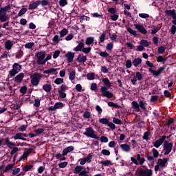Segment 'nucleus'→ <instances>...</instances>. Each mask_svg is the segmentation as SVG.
I'll return each mask as SVG.
<instances>
[{
    "label": "nucleus",
    "instance_id": "obj_62",
    "mask_svg": "<svg viewBox=\"0 0 176 176\" xmlns=\"http://www.w3.org/2000/svg\"><path fill=\"white\" fill-rule=\"evenodd\" d=\"M20 173V168H14L12 169V175H17Z\"/></svg>",
    "mask_w": 176,
    "mask_h": 176
},
{
    "label": "nucleus",
    "instance_id": "obj_37",
    "mask_svg": "<svg viewBox=\"0 0 176 176\" xmlns=\"http://www.w3.org/2000/svg\"><path fill=\"white\" fill-rule=\"evenodd\" d=\"M93 42H94V37H87L85 40V43L87 45H91V43H93Z\"/></svg>",
    "mask_w": 176,
    "mask_h": 176
},
{
    "label": "nucleus",
    "instance_id": "obj_10",
    "mask_svg": "<svg viewBox=\"0 0 176 176\" xmlns=\"http://www.w3.org/2000/svg\"><path fill=\"white\" fill-rule=\"evenodd\" d=\"M22 66L19 63H14L12 65V69L9 71V75L11 76H16L19 72L21 71Z\"/></svg>",
    "mask_w": 176,
    "mask_h": 176
},
{
    "label": "nucleus",
    "instance_id": "obj_58",
    "mask_svg": "<svg viewBox=\"0 0 176 176\" xmlns=\"http://www.w3.org/2000/svg\"><path fill=\"white\" fill-rule=\"evenodd\" d=\"M149 135H151V132H145L143 135V140H146V141H148V140H149Z\"/></svg>",
    "mask_w": 176,
    "mask_h": 176
},
{
    "label": "nucleus",
    "instance_id": "obj_64",
    "mask_svg": "<svg viewBox=\"0 0 176 176\" xmlns=\"http://www.w3.org/2000/svg\"><path fill=\"white\" fill-rule=\"evenodd\" d=\"M27 90H28L27 87L23 86V87H21L20 93H21V94H25V93H27Z\"/></svg>",
    "mask_w": 176,
    "mask_h": 176
},
{
    "label": "nucleus",
    "instance_id": "obj_11",
    "mask_svg": "<svg viewBox=\"0 0 176 176\" xmlns=\"http://www.w3.org/2000/svg\"><path fill=\"white\" fill-rule=\"evenodd\" d=\"M173 142H169L168 141H165L163 144V149L164 151V155H170L173 151Z\"/></svg>",
    "mask_w": 176,
    "mask_h": 176
},
{
    "label": "nucleus",
    "instance_id": "obj_1",
    "mask_svg": "<svg viewBox=\"0 0 176 176\" xmlns=\"http://www.w3.org/2000/svg\"><path fill=\"white\" fill-rule=\"evenodd\" d=\"M102 82L103 86H102L100 89V93H102V97L112 98V97H113V94L108 90L112 86V83H111V81L108 78H102Z\"/></svg>",
    "mask_w": 176,
    "mask_h": 176
},
{
    "label": "nucleus",
    "instance_id": "obj_2",
    "mask_svg": "<svg viewBox=\"0 0 176 176\" xmlns=\"http://www.w3.org/2000/svg\"><path fill=\"white\" fill-rule=\"evenodd\" d=\"M43 78V74L35 72L30 75V83L34 87L39 86V83L41 82V79Z\"/></svg>",
    "mask_w": 176,
    "mask_h": 176
},
{
    "label": "nucleus",
    "instance_id": "obj_17",
    "mask_svg": "<svg viewBox=\"0 0 176 176\" xmlns=\"http://www.w3.org/2000/svg\"><path fill=\"white\" fill-rule=\"evenodd\" d=\"M14 45V42L11 40H6L4 42V47L6 50H12V47Z\"/></svg>",
    "mask_w": 176,
    "mask_h": 176
},
{
    "label": "nucleus",
    "instance_id": "obj_61",
    "mask_svg": "<svg viewBox=\"0 0 176 176\" xmlns=\"http://www.w3.org/2000/svg\"><path fill=\"white\" fill-rule=\"evenodd\" d=\"M107 126H108V127L111 129V130H115V129H116V126L112 122L109 121Z\"/></svg>",
    "mask_w": 176,
    "mask_h": 176
},
{
    "label": "nucleus",
    "instance_id": "obj_38",
    "mask_svg": "<svg viewBox=\"0 0 176 176\" xmlns=\"http://www.w3.org/2000/svg\"><path fill=\"white\" fill-rule=\"evenodd\" d=\"M28 10L26 8H23L21 9L18 13L19 17H21V16H23V14H25V13H27Z\"/></svg>",
    "mask_w": 176,
    "mask_h": 176
},
{
    "label": "nucleus",
    "instance_id": "obj_14",
    "mask_svg": "<svg viewBox=\"0 0 176 176\" xmlns=\"http://www.w3.org/2000/svg\"><path fill=\"white\" fill-rule=\"evenodd\" d=\"M134 27L135 30H138V31L140 32V34H143L144 35L148 34V31L146 30V29H145V27H144V25L141 24H135Z\"/></svg>",
    "mask_w": 176,
    "mask_h": 176
},
{
    "label": "nucleus",
    "instance_id": "obj_46",
    "mask_svg": "<svg viewBox=\"0 0 176 176\" xmlns=\"http://www.w3.org/2000/svg\"><path fill=\"white\" fill-rule=\"evenodd\" d=\"M82 53H85V54H89V53H90V52H91V47H83L82 49Z\"/></svg>",
    "mask_w": 176,
    "mask_h": 176
},
{
    "label": "nucleus",
    "instance_id": "obj_3",
    "mask_svg": "<svg viewBox=\"0 0 176 176\" xmlns=\"http://www.w3.org/2000/svg\"><path fill=\"white\" fill-rule=\"evenodd\" d=\"M146 65L147 67H150L148 72H151V74H153V76H159V75L163 74V71L166 69V67H161L157 70H153V68L155 65L149 60L146 61Z\"/></svg>",
    "mask_w": 176,
    "mask_h": 176
},
{
    "label": "nucleus",
    "instance_id": "obj_35",
    "mask_svg": "<svg viewBox=\"0 0 176 176\" xmlns=\"http://www.w3.org/2000/svg\"><path fill=\"white\" fill-rule=\"evenodd\" d=\"M146 105H147L146 102H145L144 100L139 101V107L144 111H145V109H146Z\"/></svg>",
    "mask_w": 176,
    "mask_h": 176
},
{
    "label": "nucleus",
    "instance_id": "obj_50",
    "mask_svg": "<svg viewBox=\"0 0 176 176\" xmlns=\"http://www.w3.org/2000/svg\"><path fill=\"white\" fill-rule=\"evenodd\" d=\"M166 60H167V58H164V57H163L162 56H159L157 58V63H165Z\"/></svg>",
    "mask_w": 176,
    "mask_h": 176
},
{
    "label": "nucleus",
    "instance_id": "obj_31",
    "mask_svg": "<svg viewBox=\"0 0 176 176\" xmlns=\"http://www.w3.org/2000/svg\"><path fill=\"white\" fill-rule=\"evenodd\" d=\"M12 9V6L7 5L1 8H0V12H3V13H6V12H9Z\"/></svg>",
    "mask_w": 176,
    "mask_h": 176
},
{
    "label": "nucleus",
    "instance_id": "obj_42",
    "mask_svg": "<svg viewBox=\"0 0 176 176\" xmlns=\"http://www.w3.org/2000/svg\"><path fill=\"white\" fill-rule=\"evenodd\" d=\"M87 78L88 80H94L96 76H95L94 73H89L87 75Z\"/></svg>",
    "mask_w": 176,
    "mask_h": 176
},
{
    "label": "nucleus",
    "instance_id": "obj_32",
    "mask_svg": "<svg viewBox=\"0 0 176 176\" xmlns=\"http://www.w3.org/2000/svg\"><path fill=\"white\" fill-rule=\"evenodd\" d=\"M65 104L61 102H58L55 103L54 104V109H62V108H64Z\"/></svg>",
    "mask_w": 176,
    "mask_h": 176
},
{
    "label": "nucleus",
    "instance_id": "obj_6",
    "mask_svg": "<svg viewBox=\"0 0 176 176\" xmlns=\"http://www.w3.org/2000/svg\"><path fill=\"white\" fill-rule=\"evenodd\" d=\"M5 142L8 148L12 149L10 151V155H14V153H17V152H19V147H16V144L10 141V139H9V138L5 139Z\"/></svg>",
    "mask_w": 176,
    "mask_h": 176
},
{
    "label": "nucleus",
    "instance_id": "obj_47",
    "mask_svg": "<svg viewBox=\"0 0 176 176\" xmlns=\"http://www.w3.org/2000/svg\"><path fill=\"white\" fill-rule=\"evenodd\" d=\"M99 122L102 124H108V123L109 122V120H108L107 118H100L99 119Z\"/></svg>",
    "mask_w": 176,
    "mask_h": 176
},
{
    "label": "nucleus",
    "instance_id": "obj_55",
    "mask_svg": "<svg viewBox=\"0 0 176 176\" xmlns=\"http://www.w3.org/2000/svg\"><path fill=\"white\" fill-rule=\"evenodd\" d=\"M63 82H64V79H63L61 78H57L54 80V83L56 85H61V83H63Z\"/></svg>",
    "mask_w": 176,
    "mask_h": 176
},
{
    "label": "nucleus",
    "instance_id": "obj_27",
    "mask_svg": "<svg viewBox=\"0 0 176 176\" xmlns=\"http://www.w3.org/2000/svg\"><path fill=\"white\" fill-rule=\"evenodd\" d=\"M52 85L50 84H44L43 85V90H44V91H45L46 93H50V91H52Z\"/></svg>",
    "mask_w": 176,
    "mask_h": 176
},
{
    "label": "nucleus",
    "instance_id": "obj_51",
    "mask_svg": "<svg viewBox=\"0 0 176 176\" xmlns=\"http://www.w3.org/2000/svg\"><path fill=\"white\" fill-rule=\"evenodd\" d=\"M55 157H56V159H58V160H62V161L65 160V157H64L63 155H61V153H57V154L55 155Z\"/></svg>",
    "mask_w": 176,
    "mask_h": 176
},
{
    "label": "nucleus",
    "instance_id": "obj_56",
    "mask_svg": "<svg viewBox=\"0 0 176 176\" xmlns=\"http://www.w3.org/2000/svg\"><path fill=\"white\" fill-rule=\"evenodd\" d=\"M59 5L60 6H61V8H64V6H66V5H68V1L67 0H60Z\"/></svg>",
    "mask_w": 176,
    "mask_h": 176
},
{
    "label": "nucleus",
    "instance_id": "obj_54",
    "mask_svg": "<svg viewBox=\"0 0 176 176\" xmlns=\"http://www.w3.org/2000/svg\"><path fill=\"white\" fill-rule=\"evenodd\" d=\"M35 46V43H28L25 45V49H32Z\"/></svg>",
    "mask_w": 176,
    "mask_h": 176
},
{
    "label": "nucleus",
    "instance_id": "obj_26",
    "mask_svg": "<svg viewBox=\"0 0 176 176\" xmlns=\"http://www.w3.org/2000/svg\"><path fill=\"white\" fill-rule=\"evenodd\" d=\"M76 60L78 63H86L87 60V57L83 54H80Z\"/></svg>",
    "mask_w": 176,
    "mask_h": 176
},
{
    "label": "nucleus",
    "instance_id": "obj_33",
    "mask_svg": "<svg viewBox=\"0 0 176 176\" xmlns=\"http://www.w3.org/2000/svg\"><path fill=\"white\" fill-rule=\"evenodd\" d=\"M141 63H142V59L140 58H135L133 60V64L134 65V67H138L140 65V64H141Z\"/></svg>",
    "mask_w": 176,
    "mask_h": 176
},
{
    "label": "nucleus",
    "instance_id": "obj_36",
    "mask_svg": "<svg viewBox=\"0 0 176 176\" xmlns=\"http://www.w3.org/2000/svg\"><path fill=\"white\" fill-rule=\"evenodd\" d=\"M100 164L102 166H105L106 167H108V166H111L112 164V162L109 160H103L100 162Z\"/></svg>",
    "mask_w": 176,
    "mask_h": 176
},
{
    "label": "nucleus",
    "instance_id": "obj_18",
    "mask_svg": "<svg viewBox=\"0 0 176 176\" xmlns=\"http://www.w3.org/2000/svg\"><path fill=\"white\" fill-rule=\"evenodd\" d=\"M65 57L67 58V63H71L74 61V58L75 57V53L69 52L65 55Z\"/></svg>",
    "mask_w": 176,
    "mask_h": 176
},
{
    "label": "nucleus",
    "instance_id": "obj_8",
    "mask_svg": "<svg viewBox=\"0 0 176 176\" xmlns=\"http://www.w3.org/2000/svg\"><path fill=\"white\" fill-rule=\"evenodd\" d=\"M74 174H78L79 176H91L89 175V170H84L83 166L78 165L74 168Z\"/></svg>",
    "mask_w": 176,
    "mask_h": 176
},
{
    "label": "nucleus",
    "instance_id": "obj_16",
    "mask_svg": "<svg viewBox=\"0 0 176 176\" xmlns=\"http://www.w3.org/2000/svg\"><path fill=\"white\" fill-rule=\"evenodd\" d=\"M31 152H32V148H29L28 151H24L23 154L19 157L18 162H21L22 160H25L28 156L31 154Z\"/></svg>",
    "mask_w": 176,
    "mask_h": 176
},
{
    "label": "nucleus",
    "instance_id": "obj_29",
    "mask_svg": "<svg viewBox=\"0 0 176 176\" xmlns=\"http://www.w3.org/2000/svg\"><path fill=\"white\" fill-rule=\"evenodd\" d=\"M132 107L135 109V112H140V103L136 101L132 102Z\"/></svg>",
    "mask_w": 176,
    "mask_h": 176
},
{
    "label": "nucleus",
    "instance_id": "obj_19",
    "mask_svg": "<svg viewBox=\"0 0 176 176\" xmlns=\"http://www.w3.org/2000/svg\"><path fill=\"white\" fill-rule=\"evenodd\" d=\"M164 13H165V14H166L168 16H170L172 17L173 20L174 19H176V11L175 9L166 10H165Z\"/></svg>",
    "mask_w": 176,
    "mask_h": 176
},
{
    "label": "nucleus",
    "instance_id": "obj_15",
    "mask_svg": "<svg viewBox=\"0 0 176 176\" xmlns=\"http://www.w3.org/2000/svg\"><path fill=\"white\" fill-rule=\"evenodd\" d=\"M57 71H58V69L52 67V68H50L48 69L44 70L43 73L45 74V75H57L58 74Z\"/></svg>",
    "mask_w": 176,
    "mask_h": 176
},
{
    "label": "nucleus",
    "instance_id": "obj_28",
    "mask_svg": "<svg viewBox=\"0 0 176 176\" xmlns=\"http://www.w3.org/2000/svg\"><path fill=\"white\" fill-rule=\"evenodd\" d=\"M14 168V164H9L6 166V167L3 169V173H8V171H12Z\"/></svg>",
    "mask_w": 176,
    "mask_h": 176
},
{
    "label": "nucleus",
    "instance_id": "obj_9",
    "mask_svg": "<svg viewBox=\"0 0 176 176\" xmlns=\"http://www.w3.org/2000/svg\"><path fill=\"white\" fill-rule=\"evenodd\" d=\"M131 160L134 164H136V166H142L144 163H145V158L141 157V155L137 154L135 157H131Z\"/></svg>",
    "mask_w": 176,
    "mask_h": 176
},
{
    "label": "nucleus",
    "instance_id": "obj_41",
    "mask_svg": "<svg viewBox=\"0 0 176 176\" xmlns=\"http://www.w3.org/2000/svg\"><path fill=\"white\" fill-rule=\"evenodd\" d=\"M98 54L100 57H103L104 58H108V57H109V54L107 52H100Z\"/></svg>",
    "mask_w": 176,
    "mask_h": 176
},
{
    "label": "nucleus",
    "instance_id": "obj_23",
    "mask_svg": "<svg viewBox=\"0 0 176 176\" xmlns=\"http://www.w3.org/2000/svg\"><path fill=\"white\" fill-rule=\"evenodd\" d=\"M8 19L9 16L6 15V12H3L2 11H0V21L1 23H5L6 21H8Z\"/></svg>",
    "mask_w": 176,
    "mask_h": 176
},
{
    "label": "nucleus",
    "instance_id": "obj_49",
    "mask_svg": "<svg viewBox=\"0 0 176 176\" xmlns=\"http://www.w3.org/2000/svg\"><path fill=\"white\" fill-rule=\"evenodd\" d=\"M85 159L87 163H91V159H93V155L89 153L87 155L86 157H85Z\"/></svg>",
    "mask_w": 176,
    "mask_h": 176
},
{
    "label": "nucleus",
    "instance_id": "obj_5",
    "mask_svg": "<svg viewBox=\"0 0 176 176\" xmlns=\"http://www.w3.org/2000/svg\"><path fill=\"white\" fill-rule=\"evenodd\" d=\"M36 57V63L38 65H45L46 64L45 57L46 52L41 51L35 54Z\"/></svg>",
    "mask_w": 176,
    "mask_h": 176
},
{
    "label": "nucleus",
    "instance_id": "obj_43",
    "mask_svg": "<svg viewBox=\"0 0 176 176\" xmlns=\"http://www.w3.org/2000/svg\"><path fill=\"white\" fill-rule=\"evenodd\" d=\"M152 153L154 158L157 159V157H159V151L156 148L152 149Z\"/></svg>",
    "mask_w": 176,
    "mask_h": 176
},
{
    "label": "nucleus",
    "instance_id": "obj_52",
    "mask_svg": "<svg viewBox=\"0 0 176 176\" xmlns=\"http://www.w3.org/2000/svg\"><path fill=\"white\" fill-rule=\"evenodd\" d=\"M34 167V165H27L25 167L23 168V171H25V173H27V171H30L31 168Z\"/></svg>",
    "mask_w": 176,
    "mask_h": 176
},
{
    "label": "nucleus",
    "instance_id": "obj_20",
    "mask_svg": "<svg viewBox=\"0 0 176 176\" xmlns=\"http://www.w3.org/2000/svg\"><path fill=\"white\" fill-rule=\"evenodd\" d=\"M120 148H121L122 151L123 152H126V153H129L131 151V146L127 144H120Z\"/></svg>",
    "mask_w": 176,
    "mask_h": 176
},
{
    "label": "nucleus",
    "instance_id": "obj_57",
    "mask_svg": "<svg viewBox=\"0 0 176 176\" xmlns=\"http://www.w3.org/2000/svg\"><path fill=\"white\" fill-rule=\"evenodd\" d=\"M158 54H163L166 52V48L164 46H160L157 50Z\"/></svg>",
    "mask_w": 176,
    "mask_h": 176
},
{
    "label": "nucleus",
    "instance_id": "obj_13",
    "mask_svg": "<svg viewBox=\"0 0 176 176\" xmlns=\"http://www.w3.org/2000/svg\"><path fill=\"white\" fill-rule=\"evenodd\" d=\"M166 138V135L162 136V138L153 142V146H155V148H160V146L163 145V142H164Z\"/></svg>",
    "mask_w": 176,
    "mask_h": 176
},
{
    "label": "nucleus",
    "instance_id": "obj_40",
    "mask_svg": "<svg viewBox=\"0 0 176 176\" xmlns=\"http://www.w3.org/2000/svg\"><path fill=\"white\" fill-rule=\"evenodd\" d=\"M66 90H68V87L65 85H62L60 89H58V93H63V91L65 92Z\"/></svg>",
    "mask_w": 176,
    "mask_h": 176
},
{
    "label": "nucleus",
    "instance_id": "obj_4",
    "mask_svg": "<svg viewBox=\"0 0 176 176\" xmlns=\"http://www.w3.org/2000/svg\"><path fill=\"white\" fill-rule=\"evenodd\" d=\"M138 176H153V170L148 168L146 166H142L136 170Z\"/></svg>",
    "mask_w": 176,
    "mask_h": 176
},
{
    "label": "nucleus",
    "instance_id": "obj_25",
    "mask_svg": "<svg viewBox=\"0 0 176 176\" xmlns=\"http://www.w3.org/2000/svg\"><path fill=\"white\" fill-rule=\"evenodd\" d=\"M13 139L15 140H22V141H27V138L23 137V133H18L14 137Z\"/></svg>",
    "mask_w": 176,
    "mask_h": 176
},
{
    "label": "nucleus",
    "instance_id": "obj_24",
    "mask_svg": "<svg viewBox=\"0 0 176 176\" xmlns=\"http://www.w3.org/2000/svg\"><path fill=\"white\" fill-rule=\"evenodd\" d=\"M74 149V146H69L68 147L65 148L63 151V156H67V155H68L69 152H72Z\"/></svg>",
    "mask_w": 176,
    "mask_h": 176
},
{
    "label": "nucleus",
    "instance_id": "obj_7",
    "mask_svg": "<svg viewBox=\"0 0 176 176\" xmlns=\"http://www.w3.org/2000/svg\"><path fill=\"white\" fill-rule=\"evenodd\" d=\"M84 135L89 137V138H94V140H98L100 138L97 135V133L94 129L89 126L85 129V132H84Z\"/></svg>",
    "mask_w": 176,
    "mask_h": 176
},
{
    "label": "nucleus",
    "instance_id": "obj_34",
    "mask_svg": "<svg viewBox=\"0 0 176 176\" xmlns=\"http://www.w3.org/2000/svg\"><path fill=\"white\" fill-rule=\"evenodd\" d=\"M75 78H76V72L75 70H72L69 73V80H75Z\"/></svg>",
    "mask_w": 176,
    "mask_h": 176
},
{
    "label": "nucleus",
    "instance_id": "obj_48",
    "mask_svg": "<svg viewBox=\"0 0 176 176\" xmlns=\"http://www.w3.org/2000/svg\"><path fill=\"white\" fill-rule=\"evenodd\" d=\"M127 32H129V34H131V35H133V36H137V31L133 30L132 28H128Z\"/></svg>",
    "mask_w": 176,
    "mask_h": 176
},
{
    "label": "nucleus",
    "instance_id": "obj_63",
    "mask_svg": "<svg viewBox=\"0 0 176 176\" xmlns=\"http://www.w3.org/2000/svg\"><path fill=\"white\" fill-rule=\"evenodd\" d=\"M176 32V26L175 25H172L170 28V33L172 35H175Z\"/></svg>",
    "mask_w": 176,
    "mask_h": 176
},
{
    "label": "nucleus",
    "instance_id": "obj_45",
    "mask_svg": "<svg viewBox=\"0 0 176 176\" xmlns=\"http://www.w3.org/2000/svg\"><path fill=\"white\" fill-rule=\"evenodd\" d=\"M82 116L84 119H90L91 116V113H90L89 111H85Z\"/></svg>",
    "mask_w": 176,
    "mask_h": 176
},
{
    "label": "nucleus",
    "instance_id": "obj_60",
    "mask_svg": "<svg viewBox=\"0 0 176 176\" xmlns=\"http://www.w3.org/2000/svg\"><path fill=\"white\" fill-rule=\"evenodd\" d=\"M108 105L111 107V108H119V105H118L116 103H113V102H109Z\"/></svg>",
    "mask_w": 176,
    "mask_h": 176
},
{
    "label": "nucleus",
    "instance_id": "obj_59",
    "mask_svg": "<svg viewBox=\"0 0 176 176\" xmlns=\"http://www.w3.org/2000/svg\"><path fill=\"white\" fill-rule=\"evenodd\" d=\"M135 77H136L138 80H142V74H141L140 72H136Z\"/></svg>",
    "mask_w": 176,
    "mask_h": 176
},
{
    "label": "nucleus",
    "instance_id": "obj_21",
    "mask_svg": "<svg viewBox=\"0 0 176 176\" xmlns=\"http://www.w3.org/2000/svg\"><path fill=\"white\" fill-rule=\"evenodd\" d=\"M41 5V1H36L29 5V10H35Z\"/></svg>",
    "mask_w": 176,
    "mask_h": 176
},
{
    "label": "nucleus",
    "instance_id": "obj_30",
    "mask_svg": "<svg viewBox=\"0 0 176 176\" xmlns=\"http://www.w3.org/2000/svg\"><path fill=\"white\" fill-rule=\"evenodd\" d=\"M85 44L83 43H79V44L74 48V52H80L83 49Z\"/></svg>",
    "mask_w": 176,
    "mask_h": 176
},
{
    "label": "nucleus",
    "instance_id": "obj_53",
    "mask_svg": "<svg viewBox=\"0 0 176 176\" xmlns=\"http://www.w3.org/2000/svg\"><path fill=\"white\" fill-rule=\"evenodd\" d=\"M68 34V30L67 29H63L60 32V37L63 38V36H65Z\"/></svg>",
    "mask_w": 176,
    "mask_h": 176
},
{
    "label": "nucleus",
    "instance_id": "obj_12",
    "mask_svg": "<svg viewBox=\"0 0 176 176\" xmlns=\"http://www.w3.org/2000/svg\"><path fill=\"white\" fill-rule=\"evenodd\" d=\"M168 160H170L169 158L164 157V158H160L157 160V164L161 168H166L168 164Z\"/></svg>",
    "mask_w": 176,
    "mask_h": 176
},
{
    "label": "nucleus",
    "instance_id": "obj_39",
    "mask_svg": "<svg viewBox=\"0 0 176 176\" xmlns=\"http://www.w3.org/2000/svg\"><path fill=\"white\" fill-rule=\"evenodd\" d=\"M107 34L106 33H102L100 36H99V43H104L105 41V36Z\"/></svg>",
    "mask_w": 176,
    "mask_h": 176
},
{
    "label": "nucleus",
    "instance_id": "obj_22",
    "mask_svg": "<svg viewBox=\"0 0 176 176\" xmlns=\"http://www.w3.org/2000/svg\"><path fill=\"white\" fill-rule=\"evenodd\" d=\"M23 79H24V73H20L14 78V82L16 83H21Z\"/></svg>",
    "mask_w": 176,
    "mask_h": 176
},
{
    "label": "nucleus",
    "instance_id": "obj_44",
    "mask_svg": "<svg viewBox=\"0 0 176 176\" xmlns=\"http://www.w3.org/2000/svg\"><path fill=\"white\" fill-rule=\"evenodd\" d=\"M140 45H142L144 47H148L149 46V42L146 40H141L140 41Z\"/></svg>",
    "mask_w": 176,
    "mask_h": 176
}]
</instances>
